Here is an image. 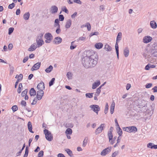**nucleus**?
<instances>
[{"label":"nucleus","mask_w":157,"mask_h":157,"mask_svg":"<svg viewBox=\"0 0 157 157\" xmlns=\"http://www.w3.org/2000/svg\"><path fill=\"white\" fill-rule=\"evenodd\" d=\"M98 60L97 53L92 50H90L86 51V56L82 59V63L85 67L91 68L96 65Z\"/></svg>","instance_id":"1"},{"label":"nucleus","mask_w":157,"mask_h":157,"mask_svg":"<svg viewBox=\"0 0 157 157\" xmlns=\"http://www.w3.org/2000/svg\"><path fill=\"white\" fill-rule=\"evenodd\" d=\"M122 33L121 32L118 33L116 39V43L115 44V48L118 59L119 58V47L118 43L121 39Z\"/></svg>","instance_id":"2"},{"label":"nucleus","mask_w":157,"mask_h":157,"mask_svg":"<svg viewBox=\"0 0 157 157\" xmlns=\"http://www.w3.org/2000/svg\"><path fill=\"white\" fill-rule=\"evenodd\" d=\"M123 130L128 132L136 133L137 131V128L135 126H129L123 128Z\"/></svg>","instance_id":"3"},{"label":"nucleus","mask_w":157,"mask_h":157,"mask_svg":"<svg viewBox=\"0 0 157 157\" xmlns=\"http://www.w3.org/2000/svg\"><path fill=\"white\" fill-rule=\"evenodd\" d=\"M44 132L47 140L49 141H51L53 139V136L51 132L48 130L45 129L44 130Z\"/></svg>","instance_id":"4"},{"label":"nucleus","mask_w":157,"mask_h":157,"mask_svg":"<svg viewBox=\"0 0 157 157\" xmlns=\"http://www.w3.org/2000/svg\"><path fill=\"white\" fill-rule=\"evenodd\" d=\"M43 34H40L38 36L36 39V42L38 45V47L42 46L44 43V42L42 39Z\"/></svg>","instance_id":"5"},{"label":"nucleus","mask_w":157,"mask_h":157,"mask_svg":"<svg viewBox=\"0 0 157 157\" xmlns=\"http://www.w3.org/2000/svg\"><path fill=\"white\" fill-rule=\"evenodd\" d=\"M44 37L46 39L45 42L46 43H50L53 39V36L51 34L49 33H46L44 35Z\"/></svg>","instance_id":"6"},{"label":"nucleus","mask_w":157,"mask_h":157,"mask_svg":"<svg viewBox=\"0 0 157 157\" xmlns=\"http://www.w3.org/2000/svg\"><path fill=\"white\" fill-rule=\"evenodd\" d=\"M105 124H101L100 126L97 128L95 131V133L96 135H98L105 128Z\"/></svg>","instance_id":"7"},{"label":"nucleus","mask_w":157,"mask_h":157,"mask_svg":"<svg viewBox=\"0 0 157 157\" xmlns=\"http://www.w3.org/2000/svg\"><path fill=\"white\" fill-rule=\"evenodd\" d=\"M90 107L91 108L93 111L95 112L97 114L98 113V112L100 110V108L99 106L96 105H90Z\"/></svg>","instance_id":"8"},{"label":"nucleus","mask_w":157,"mask_h":157,"mask_svg":"<svg viewBox=\"0 0 157 157\" xmlns=\"http://www.w3.org/2000/svg\"><path fill=\"white\" fill-rule=\"evenodd\" d=\"M111 151L110 147H108L103 150L101 152L100 154L102 156H105L107 154L109 153Z\"/></svg>","instance_id":"9"},{"label":"nucleus","mask_w":157,"mask_h":157,"mask_svg":"<svg viewBox=\"0 0 157 157\" xmlns=\"http://www.w3.org/2000/svg\"><path fill=\"white\" fill-rule=\"evenodd\" d=\"M44 94V92L43 90H39L37 92L36 97L38 100H40Z\"/></svg>","instance_id":"10"},{"label":"nucleus","mask_w":157,"mask_h":157,"mask_svg":"<svg viewBox=\"0 0 157 157\" xmlns=\"http://www.w3.org/2000/svg\"><path fill=\"white\" fill-rule=\"evenodd\" d=\"M152 38L149 36H145L144 37L143 39V41L145 43H147L151 41Z\"/></svg>","instance_id":"11"},{"label":"nucleus","mask_w":157,"mask_h":157,"mask_svg":"<svg viewBox=\"0 0 157 157\" xmlns=\"http://www.w3.org/2000/svg\"><path fill=\"white\" fill-rule=\"evenodd\" d=\"M41 65V62H38L34 65L31 68L32 71L36 70L38 69Z\"/></svg>","instance_id":"12"},{"label":"nucleus","mask_w":157,"mask_h":157,"mask_svg":"<svg viewBox=\"0 0 157 157\" xmlns=\"http://www.w3.org/2000/svg\"><path fill=\"white\" fill-rule=\"evenodd\" d=\"M62 39L59 36L55 37L53 41V43L56 44H60L62 41Z\"/></svg>","instance_id":"13"},{"label":"nucleus","mask_w":157,"mask_h":157,"mask_svg":"<svg viewBox=\"0 0 157 157\" xmlns=\"http://www.w3.org/2000/svg\"><path fill=\"white\" fill-rule=\"evenodd\" d=\"M37 88L39 90H43L45 88L44 82L42 81H41V82L38 84Z\"/></svg>","instance_id":"14"},{"label":"nucleus","mask_w":157,"mask_h":157,"mask_svg":"<svg viewBox=\"0 0 157 157\" xmlns=\"http://www.w3.org/2000/svg\"><path fill=\"white\" fill-rule=\"evenodd\" d=\"M58 7L56 6H52L50 9V12L52 14H55L58 11Z\"/></svg>","instance_id":"15"},{"label":"nucleus","mask_w":157,"mask_h":157,"mask_svg":"<svg viewBox=\"0 0 157 157\" xmlns=\"http://www.w3.org/2000/svg\"><path fill=\"white\" fill-rule=\"evenodd\" d=\"M38 47L36 43H34L32 44L30 47L28 48V51L30 52H32L35 50L36 48Z\"/></svg>","instance_id":"16"},{"label":"nucleus","mask_w":157,"mask_h":157,"mask_svg":"<svg viewBox=\"0 0 157 157\" xmlns=\"http://www.w3.org/2000/svg\"><path fill=\"white\" fill-rule=\"evenodd\" d=\"M123 54L125 57L128 56L129 54V50L128 47H126L123 51Z\"/></svg>","instance_id":"17"},{"label":"nucleus","mask_w":157,"mask_h":157,"mask_svg":"<svg viewBox=\"0 0 157 157\" xmlns=\"http://www.w3.org/2000/svg\"><path fill=\"white\" fill-rule=\"evenodd\" d=\"M150 25L151 27L153 29H155L157 27V24L154 20L150 21Z\"/></svg>","instance_id":"18"},{"label":"nucleus","mask_w":157,"mask_h":157,"mask_svg":"<svg viewBox=\"0 0 157 157\" xmlns=\"http://www.w3.org/2000/svg\"><path fill=\"white\" fill-rule=\"evenodd\" d=\"M72 21L71 19H69L67 21L65 27L67 29L69 28L71 25Z\"/></svg>","instance_id":"19"},{"label":"nucleus","mask_w":157,"mask_h":157,"mask_svg":"<svg viewBox=\"0 0 157 157\" xmlns=\"http://www.w3.org/2000/svg\"><path fill=\"white\" fill-rule=\"evenodd\" d=\"M103 44L100 42L97 43L95 44V47L97 49H99L102 48Z\"/></svg>","instance_id":"20"},{"label":"nucleus","mask_w":157,"mask_h":157,"mask_svg":"<svg viewBox=\"0 0 157 157\" xmlns=\"http://www.w3.org/2000/svg\"><path fill=\"white\" fill-rule=\"evenodd\" d=\"M115 106V103L114 101H113L111 104L110 108V112L111 114H113L114 112Z\"/></svg>","instance_id":"21"},{"label":"nucleus","mask_w":157,"mask_h":157,"mask_svg":"<svg viewBox=\"0 0 157 157\" xmlns=\"http://www.w3.org/2000/svg\"><path fill=\"white\" fill-rule=\"evenodd\" d=\"M28 128L29 131L31 133H33L34 132L32 131V126L30 121H29L28 124Z\"/></svg>","instance_id":"22"},{"label":"nucleus","mask_w":157,"mask_h":157,"mask_svg":"<svg viewBox=\"0 0 157 157\" xmlns=\"http://www.w3.org/2000/svg\"><path fill=\"white\" fill-rule=\"evenodd\" d=\"M100 84V81H98L97 82H95L92 85V88L93 89H94L98 86Z\"/></svg>","instance_id":"23"},{"label":"nucleus","mask_w":157,"mask_h":157,"mask_svg":"<svg viewBox=\"0 0 157 157\" xmlns=\"http://www.w3.org/2000/svg\"><path fill=\"white\" fill-rule=\"evenodd\" d=\"M29 94L31 96H34L36 95V91L34 88H31L29 91Z\"/></svg>","instance_id":"24"},{"label":"nucleus","mask_w":157,"mask_h":157,"mask_svg":"<svg viewBox=\"0 0 157 157\" xmlns=\"http://www.w3.org/2000/svg\"><path fill=\"white\" fill-rule=\"evenodd\" d=\"M30 13L29 12L25 13L23 15V18L25 20H28L29 17Z\"/></svg>","instance_id":"25"},{"label":"nucleus","mask_w":157,"mask_h":157,"mask_svg":"<svg viewBox=\"0 0 157 157\" xmlns=\"http://www.w3.org/2000/svg\"><path fill=\"white\" fill-rule=\"evenodd\" d=\"M117 133H118L119 136H121L122 134V131L121 129L120 128V126H118L117 127Z\"/></svg>","instance_id":"26"},{"label":"nucleus","mask_w":157,"mask_h":157,"mask_svg":"<svg viewBox=\"0 0 157 157\" xmlns=\"http://www.w3.org/2000/svg\"><path fill=\"white\" fill-rule=\"evenodd\" d=\"M105 48L107 51H110L112 50L111 47L107 44L105 45Z\"/></svg>","instance_id":"27"},{"label":"nucleus","mask_w":157,"mask_h":157,"mask_svg":"<svg viewBox=\"0 0 157 157\" xmlns=\"http://www.w3.org/2000/svg\"><path fill=\"white\" fill-rule=\"evenodd\" d=\"M29 154V147L27 146L25 148V152L23 157H27Z\"/></svg>","instance_id":"28"},{"label":"nucleus","mask_w":157,"mask_h":157,"mask_svg":"<svg viewBox=\"0 0 157 157\" xmlns=\"http://www.w3.org/2000/svg\"><path fill=\"white\" fill-rule=\"evenodd\" d=\"M53 67L52 65H50L48 68H46L45 71L47 73H49L52 70Z\"/></svg>","instance_id":"29"},{"label":"nucleus","mask_w":157,"mask_h":157,"mask_svg":"<svg viewBox=\"0 0 157 157\" xmlns=\"http://www.w3.org/2000/svg\"><path fill=\"white\" fill-rule=\"evenodd\" d=\"M108 136L109 141H110L111 140L113 139V135L112 132H108Z\"/></svg>","instance_id":"30"},{"label":"nucleus","mask_w":157,"mask_h":157,"mask_svg":"<svg viewBox=\"0 0 157 157\" xmlns=\"http://www.w3.org/2000/svg\"><path fill=\"white\" fill-rule=\"evenodd\" d=\"M67 76L68 79H71L72 78V74L71 72H68L67 74Z\"/></svg>","instance_id":"31"},{"label":"nucleus","mask_w":157,"mask_h":157,"mask_svg":"<svg viewBox=\"0 0 157 157\" xmlns=\"http://www.w3.org/2000/svg\"><path fill=\"white\" fill-rule=\"evenodd\" d=\"M25 147V144H24L23 146V147H22V148H21V150L19 151V152L17 153V156H19V155H20L22 151L24 150V149Z\"/></svg>","instance_id":"32"},{"label":"nucleus","mask_w":157,"mask_h":157,"mask_svg":"<svg viewBox=\"0 0 157 157\" xmlns=\"http://www.w3.org/2000/svg\"><path fill=\"white\" fill-rule=\"evenodd\" d=\"M74 41H72L71 42L70 47V49L71 50H73L76 47L77 45L74 44Z\"/></svg>","instance_id":"33"},{"label":"nucleus","mask_w":157,"mask_h":157,"mask_svg":"<svg viewBox=\"0 0 157 157\" xmlns=\"http://www.w3.org/2000/svg\"><path fill=\"white\" fill-rule=\"evenodd\" d=\"M72 129L70 128H68L66 129L65 133L67 134H71L72 133Z\"/></svg>","instance_id":"34"},{"label":"nucleus","mask_w":157,"mask_h":157,"mask_svg":"<svg viewBox=\"0 0 157 157\" xmlns=\"http://www.w3.org/2000/svg\"><path fill=\"white\" fill-rule=\"evenodd\" d=\"M28 92L27 89H25L21 93V95L22 97H23L27 95Z\"/></svg>","instance_id":"35"},{"label":"nucleus","mask_w":157,"mask_h":157,"mask_svg":"<svg viewBox=\"0 0 157 157\" xmlns=\"http://www.w3.org/2000/svg\"><path fill=\"white\" fill-rule=\"evenodd\" d=\"M85 27H87V30L88 31H90L91 30V25L89 23H87L86 25H85Z\"/></svg>","instance_id":"36"},{"label":"nucleus","mask_w":157,"mask_h":157,"mask_svg":"<svg viewBox=\"0 0 157 157\" xmlns=\"http://www.w3.org/2000/svg\"><path fill=\"white\" fill-rule=\"evenodd\" d=\"M109 109V105L107 103L106 104L105 108L104 110V113L105 114H106L108 112Z\"/></svg>","instance_id":"37"},{"label":"nucleus","mask_w":157,"mask_h":157,"mask_svg":"<svg viewBox=\"0 0 157 157\" xmlns=\"http://www.w3.org/2000/svg\"><path fill=\"white\" fill-rule=\"evenodd\" d=\"M65 151L69 156H71L72 155V152L70 149H67Z\"/></svg>","instance_id":"38"},{"label":"nucleus","mask_w":157,"mask_h":157,"mask_svg":"<svg viewBox=\"0 0 157 157\" xmlns=\"http://www.w3.org/2000/svg\"><path fill=\"white\" fill-rule=\"evenodd\" d=\"M55 26H58V27H60V25L59 24V19H55Z\"/></svg>","instance_id":"39"},{"label":"nucleus","mask_w":157,"mask_h":157,"mask_svg":"<svg viewBox=\"0 0 157 157\" xmlns=\"http://www.w3.org/2000/svg\"><path fill=\"white\" fill-rule=\"evenodd\" d=\"M55 78H52V79L51 80V81L49 82V85L50 86H52L53 85L54 83V81L55 80Z\"/></svg>","instance_id":"40"},{"label":"nucleus","mask_w":157,"mask_h":157,"mask_svg":"<svg viewBox=\"0 0 157 157\" xmlns=\"http://www.w3.org/2000/svg\"><path fill=\"white\" fill-rule=\"evenodd\" d=\"M14 68L13 66H11L10 67V75H12L14 71Z\"/></svg>","instance_id":"41"},{"label":"nucleus","mask_w":157,"mask_h":157,"mask_svg":"<svg viewBox=\"0 0 157 157\" xmlns=\"http://www.w3.org/2000/svg\"><path fill=\"white\" fill-rule=\"evenodd\" d=\"M11 109H12L13 112H14L17 110L18 108L17 105H13Z\"/></svg>","instance_id":"42"},{"label":"nucleus","mask_w":157,"mask_h":157,"mask_svg":"<svg viewBox=\"0 0 157 157\" xmlns=\"http://www.w3.org/2000/svg\"><path fill=\"white\" fill-rule=\"evenodd\" d=\"M93 93H87L86 94V97L90 98L93 97Z\"/></svg>","instance_id":"43"},{"label":"nucleus","mask_w":157,"mask_h":157,"mask_svg":"<svg viewBox=\"0 0 157 157\" xmlns=\"http://www.w3.org/2000/svg\"><path fill=\"white\" fill-rule=\"evenodd\" d=\"M87 139L86 138V137L85 138V139L83 141L82 146L83 147H85L87 144Z\"/></svg>","instance_id":"44"},{"label":"nucleus","mask_w":157,"mask_h":157,"mask_svg":"<svg viewBox=\"0 0 157 157\" xmlns=\"http://www.w3.org/2000/svg\"><path fill=\"white\" fill-rule=\"evenodd\" d=\"M15 4L14 3H12L11 4H10L8 7L9 9H12L15 6Z\"/></svg>","instance_id":"45"},{"label":"nucleus","mask_w":157,"mask_h":157,"mask_svg":"<svg viewBox=\"0 0 157 157\" xmlns=\"http://www.w3.org/2000/svg\"><path fill=\"white\" fill-rule=\"evenodd\" d=\"M154 144L151 143H149L147 145V147L150 148L151 149H153V146Z\"/></svg>","instance_id":"46"},{"label":"nucleus","mask_w":157,"mask_h":157,"mask_svg":"<svg viewBox=\"0 0 157 157\" xmlns=\"http://www.w3.org/2000/svg\"><path fill=\"white\" fill-rule=\"evenodd\" d=\"M43 155L44 151H41L38 154V157H43Z\"/></svg>","instance_id":"47"},{"label":"nucleus","mask_w":157,"mask_h":157,"mask_svg":"<svg viewBox=\"0 0 157 157\" xmlns=\"http://www.w3.org/2000/svg\"><path fill=\"white\" fill-rule=\"evenodd\" d=\"M59 20L60 21H62L64 20V17L63 15H59Z\"/></svg>","instance_id":"48"},{"label":"nucleus","mask_w":157,"mask_h":157,"mask_svg":"<svg viewBox=\"0 0 157 157\" xmlns=\"http://www.w3.org/2000/svg\"><path fill=\"white\" fill-rule=\"evenodd\" d=\"M14 30V28L13 27H11L9 29L8 34L9 35L11 34L13 32Z\"/></svg>","instance_id":"49"},{"label":"nucleus","mask_w":157,"mask_h":157,"mask_svg":"<svg viewBox=\"0 0 157 157\" xmlns=\"http://www.w3.org/2000/svg\"><path fill=\"white\" fill-rule=\"evenodd\" d=\"M37 100H38V99L37 98L35 97L34 98V100L33 101V102L31 103V104L32 105H34L37 102Z\"/></svg>","instance_id":"50"},{"label":"nucleus","mask_w":157,"mask_h":157,"mask_svg":"<svg viewBox=\"0 0 157 157\" xmlns=\"http://www.w3.org/2000/svg\"><path fill=\"white\" fill-rule=\"evenodd\" d=\"M152 86V84L151 83H148L147 84L145 85V87L147 88H151Z\"/></svg>","instance_id":"51"},{"label":"nucleus","mask_w":157,"mask_h":157,"mask_svg":"<svg viewBox=\"0 0 157 157\" xmlns=\"http://www.w3.org/2000/svg\"><path fill=\"white\" fill-rule=\"evenodd\" d=\"M99 34V33L98 32H96L94 33H91L90 35V36H91L94 35H98Z\"/></svg>","instance_id":"52"},{"label":"nucleus","mask_w":157,"mask_h":157,"mask_svg":"<svg viewBox=\"0 0 157 157\" xmlns=\"http://www.w3.org/2000/svg\"><path fill=\"white\" fill-rule=\"evenodd\" d=\"M118 154V151H115L113 153L112 155V157H115Z\"/></svg>","instance_id":"53"},{"label":"nucleus","mask_w":157,"mask_h":157,"mask_svg":"<svg viewBox=\"0 0 157 157\" xmlns=\"http://www.w3.org/2000/svg\"><path fill=\"white\" fill-rule=\"evenodd\" d=\"M62 10L64 12L67 13H68V11L65 6H64L62 9Z\"/></svg>","instance_id":"54"},{"label":"nucleus","mask_w":157,"mask_h":157,"mask_svg":"<svg viewBox=\"0 0 157 157\" xmlns=\"http://www.w3.org/2000/svg\"><path fill=\"white\" fill-rule=\"evenodd\" d=\"M21 105L23 106H25L26 105V102L24 100H22L21 102Z\"/></svg>","instance_id":"55"},{"label":"nucleus","mask_w":157,"mask_h":157,"mask_svg":"<svg viewBox=\"0 0 157 157\" xmlns=\"http://www.w3.org/2000/svg\"><path fill=\"white\" fill-rule=\"evenodd\" d=\"M77 12H75L74 13L71 15V17L72 18H75V17L77 15Z\"/></svg>","instance_id":"56"},{"label":"nucleus","mask_w":157,"mask_h":157,"mask_svg":"<svg viewBox=\"0 0 157 157\" xmlns=\"http://www.w3.org/2000/svg\"><path fill=\"white\" fill-rule=\"evenodd\" d=\"M74 2H75L77 4H81L82 2L80 0H73Z\"/></svg>","instance_id":"57"},{"label":"nucleus","mask_w":157,"mask_h":157,"mask_svg":"<svg viewBox=\"0 0 157 157\" xmlns=\"http://www.w3.org/2000/svg\"><path fill=\"white\" fill-rule=\"evenodd\" d=\"M20 81V79L19 78L17 79V81L15 83V88H16L17 87V84Z\"/></svg>","instance_id":"58"},{"label":"nucleus","mask_w":157,"mask_h":157,"mask_svg":"<svg viewBox=\"0 0 157 157\" xmlns=\"http://www.w3.org/2000/svg\"><path fill=\"white\" fill-rule=\"evenodd\" d=\"M29 59L28 57V56H26L25 57L23 60V63H25L26 61H27Z\"/></svg>","instance_id":"59"},{"label":"nucleus","mask_w":157,"mask_h":157,"mask_svg":"<svg viewBox=\"0 0 157 157\" xmlns=\"http://www.w3.org/2000/svg\"><path fill=\"white\" fill-rule=\"evenodd\" d=\"M152 90H153V91L154 93L157 92V86H155L154 87L152 88Z\"/></svg>","instance_id":"60"},{"label":"nucleus","mask_w":157,"mask_h":157,"mask_svg":"<svg viewBox=\"0 0 157 157\" xmlns=\"http://www.w3.org/2000/svg\"><path fill=\"white\" fill-rule=\"evenodd\" d=\"M105 10L104 6L103 5H101L100 6V10L101 11H104Z\"/></svg>","instance_id":"61"},{"label":"nucleus","mask_w":157,"mask_h":157,"mask_svg":"<svg viewBox=\"0 0 157 157\" xmlns=\"http://www.w3.org/2000/svg\"><path fill=\"white\" fill-rule=\"evenodd\" d=\"M8 49L10 50H11L13 47V44H10L8 45Z\"/></svg>","instance_id":"62"},{"label":"nucleus","mask_w":157,"mask_h":157,"mask_svg":"<svg viewBox=\"0 0 157 157\" xmlns=\"http://www.w3.org/2000/svg\"><path fill=\"white\" fill-rule=\"evenodd\" d=\"M61 30L60 27H58V28L56 30V33L57 34H59L60 33Z\"/></svg>","instance_id":"63"},{"label":"nucleus","mask_w":157,"mask_h":157,"mask_svg":"<svg viewBox=\"0 0 157 157\" xmlns=\"http://www.w3.org/2000/svg\"><path fill=\"white\" fill-rule=\"evenodd\" d=\"M57 157H65L63 154L62 153H59L57 155Z\"/></svg>","instance_id":"64"}]
</instances>
